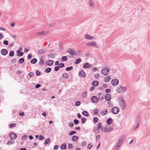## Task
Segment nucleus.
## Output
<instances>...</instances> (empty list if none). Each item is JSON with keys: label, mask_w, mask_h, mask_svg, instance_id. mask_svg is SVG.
Here are the masks:
<instances>
[{"label": "nucleus", "mask_w": 150, "mask_h": 150, "mask_svg": "<svg viewBox=\"0 0 150 150\" xmlns=\"http://www.w3.org/2000/svg\"><path fill=\"white\" fill-rule=\"evenodd\" d=\"M113 130V128L111 127H101V130L103 132H109Z\"/></svg>", "instance_id": "obj_1"}, {"label": "nucleus", "mask_w": 150, "mask_h": 150, "mask_svg": "<svg viewBox=\"0 0 150 150\" xmlns=\"http://www.w3.org/2000/svg\"><path fill=\"white\" fill-rule=\"evenodd\" d=\"M126 88L122 87L121 86H119L117 88V93H122L125 91Z\"/></svg>", "instance_id": "obj_2"}, {"label": "nucleus", "mask_w": 150, "mask_h": 150, "mask_svg": "<svg viewBox=\"0 0 150 150\" xmlns=\"http://www.w3.org/2000/svg\"><path fill=\"white\" fill-rule=\"evenodd\" d=\"M110 69V68L108 67L102 69L101 70L102 74L104 75H108L109 71Z\"/></svg>", "instance_id": "obj_3"}, {"label": "nucleus", "mask_w": 150, "mask_h": 150, "mask_svg": "<svg viewBox=\"0 0 150 150\" xmlns=\"http://www.w3.org/2000/svg\"><path fill=\"white\" fill-rule=\"evenodd\" d=\"M120 107L122 109H124L126 107V103L124 100L122 98H121V100L120 102Z\"/></svg>", "instance_id": "obj_4"}, {"label": "nucleus", "mask_w": 150, "mask_h": 150, "mask_svg": "<svg viewBox=\"0 0 150 150\" xmlns=\"http://www.w3.org/2000/svg\"><path fill=\"white\" fill-rule=\"evenodd\" d=\"M111 110L112 113L115 114H117L119 111V109L116 107H113L111 109Z\"/></svg>", "instance_id": "obj_5"}, {"label": "nucleus", "mask_w": 150, "mask_h": 150, "mask_svg": "<svg viewBox=\"0 0 150 150\" xmlns=\"http://www.w3.org/2000/svg\"><path fill=\"white\" fill-rule=\"evenodd\" d=\"M91 100L93 103H97L98 101V98L95 96H93L91 97Z\"/></svg>", "instance_id": "obj_6"}, {"label": "nucleus", "mask_w": 150, "mask_h": 150, "mask_svg": "<svg viewBox=\"0 0 150 150\" xmlns=\"http://www.w3.org/2000/svg\"><path fill=\"white\" fill-rule=\"evenodd\" d=\"M9 137L12 140L15 139L16 138L17 135L13 132H11L9 134Z\"/></svg>", "instance_id": "obj_7"}, {"label": "nucleus", "mask_w": 150, "mask_h": 150, "mask_svg": "<svg viewBox=\"0 0 150 150\" xmlns=\"http://www.w3.org/2000/svg\"><path fill=\"white\" fill-rule=\"evenodd\" d=\"M119 81L117 79H115L111 81V83L113 86H116L119 83Z\"/></svg>", "instance_id": "obj_8"}, {"label": "nucleus", "mask_w": 150, "mask_h": 150, "mask_svg": "<svg viewBox=\"0 0 150 150\" xmlns=\"http://www.w3.org/2000/svg\"><path fill=\"white\" fill-rule=\"evenodd\" d=\"M67 52L72 55H75L76 52L75 50L73 49H69Z\"/></svg>", "instance_id": "obj_9"}, {"label": "nucleus", "mask_w": 150, "mask_h": 150, "mask_svg": "<svg viewBox=\"0 0 150 150\" xmlns=\"http://www.w3.org/2000/svg\"><path fill=\"white\" fill-rule=\"evenodd\" d=\"M111 98V95L110 93H108L105 94V98L106 100L107 101H110Z\"/></svg>", "instance_id": "obj_10"}, {"label": "nucleus", "mask_w": 150, "mask_h": 150, "mask_svg": "<svg viewBox=\"0 0 150 150\" xmlns=\"http://www.w3.org/2000/svg\"><path fill=\"white\" fill-rule=\"evenodd\" d=\"M79 76H80L85 77L86 76V74L83 70H81L79 73Z\"/></svg>", "instance_id": "obj_11"}, {"label": "nucleus", "mask_w": 150, "mask_h": 150, "mask_svg": "<svg viewBox=\"0 0 150 150\" xmlns=\"http://www.w3.org/2000/svg\"><path fill=\"white\" fill-rule=\"evenodd\" d=\"M1 54L4 56L6 55L8 53L7 50L5 49H1Z\"/></svg>", "instance_id": "obj_12"}, {"label": "nucleus", "mask_w": 150, "mask_h": 150, "mask_svg": "<svg viewBox=\"0 0 150 150\" xmlns=\"http://www.w3.org/2000/svg\"><path fill=\"white\" fill-rule=\"evenodd\" d=\"M86 45L88 46H90L92 45V46L95 47H97V44H96V42L93 41L91 42H90L87 43L86 44Z\"/></svg>", "instance_id": "obj_13"}, {"label": "nucleus", "mask_w": 150, "mask_h": 150, "mask_svg": "<svg viewBox=\"0 0 150 150\" xmlns=\"http://www.w3.org/2000/svg\"><path fill=\"white\" fill-rule=\"evenodd\" d=\"M48 32L43 31L41 32H38L36 33V35H37L39 36L42 35H45L48 33Z\"/></svg>", "instance_id": "obj_14"}, {"label": "nucleus", "mask_w": 150, "mask_h": 150, "mask_svg": "<svg viewBox=\"0 0 150 150\" xmlns=\"http://www.w3.org/2000/svg\"><path fill=\"white\" fill-rule=\"evenodd\" d=\"M54 63L51 60H47L46 62V64L47 65H48V66H51Z\"/></svg>", "instance_id": "obj_15"}, {"label": "nucleus", "mask_w": 150, "mask_h": 150, "mask_svg": "<svg viewBox=\"0 0 150 150\" xmlns=\"http://www.w3.org/2000/svg\"><path fill=\"white\" fill-rule=\"evenodd\" d=\"M91 67V65L88 63H85L83 66V67L84 69H86L87 68H89Z\"/></svg>", "instance_id": "obj_16"}, {"label": "nucleus", "mask_w": 150, "mask_h": 150, "mask_svg": "<svg viewBox=\"0 0 150 150\" xmlns=\"http://www.w3.org/2000/svg\"><path fill=\"white\" fill-rule=\"evenodd\" d=\"M62 77L63 78H64L65 79H67L68 78L69 75L67 73H65L62 74Z\"/></svg>", "instance_id": "obj_17"}, {"label": "nucleus", "mask_w": 150, "mask_h": 150, "mask_svg": "<svg viewBox=\"0 0 150 150\" xmlns=\"http://www.w3.org/2000/svg\"><path fill=\"white\" fill-rule=\"evenodd\" d=\"M85 37L86 39L89 40H92L94 38L93 37L90 36L88 34H86L85 35Z\"/></svg>", "instance_id": "obj_18"}, {"label": "nucleus", "mask_w": 150, "mask_h": 150, "mask_svg": "<svg viewBox=\"0 0 150 150\" xmlns=\"http://www.w3.org/2000/svg\"><path fill=\"white\" fill-rule=\"evenodd\" d=\"M61 149H66L67 148V146L65 143H63L61 144L60 146Z\"/></svg>", "instance_id": "obj_19"}, {"label": "nucleus", "mask_w": 150, "mask_h": 150, "mask_svg": "<svg viewBox=\"0 0 150 150\" xmlns=\"http://www.w3.org/2000/svg\"><path fill=\"white\" fill-rule=\"evenodd\" d=\"M78 139L79 138L76 135H74L72 137V139L73 141L75 142H76L77 141Z\"/></svg>", "instance_id": "obj_20"}, {"label": "nucleus", "mask_w": 150, "mask_h": 150, "mask_svg": "<svg viewBox=\"0 0 150 150\" xmlns=\"http://www.w3.org/2000/svg\"><path fill=\"white\" fill-rule=\"evenodd\" d=\"M107 123L108 125H110L112 123V120L111 118H109L107 120Z\"/></svg>", "instance_id": "obj_21"}, {"label": "nucleus", "mask_w": 150, "mask_h": 150, "mask_svg": "<svg viewBox=\"0 0 150 150\" xmlns=\"http://www.w3.org/2000/svg\"><path fill=\"white\" fill-rule=\"evenodd\" d=\"M50 140L49 138H47L45 139L44 144V145H46L50 144Z\"/></svg>", "instance_id": "obj_22"}, {"label": "nucleus", "mask_w": 150, "mask_h": 150, "mask_svg": "<svg viewBox=\"0 0 150 150\" xmlns=\"http://www.w3.org/2000/svg\"><path fill=\"white\" fill-rule=\"evenodd\" d=\"M125 135L123 134L120 137L119 142L122 143L125 138Z\"/></svg>", "instance_id": "obj_23"}, {"label": "nucleus", "mask_w": 150, "mask_h": 150, "mask_svg": "<svg viewBox=\"0 0 150 150\" xmlns=\"http://www.w3.org/2000/svg\"><path fill=\"white\" fill-rule=\"evenodd\" d=\"M56 55H57V54L56 53H51L48 55V57L50 58H54L55 56Z\"/></svg>", "instance_id": "obj_24"}, {"label": "nucleus", "mask_w": 150, "mask_h": 150, "mask_svg": "<svg viewBox=\"0 0 150 150\" xmlns=\"http://www.w3.org/2000/svg\"><path fill=\"white\" fill-rule=\"evenodd\" d=\"M99 83L98 81H93L92 82V84L94 87L97 86L98 84Z\"/></svg>", "instance_id": "obj_25"}, {"label": "nucleus", "mask_w": 150, "mask_h": 150, "mask_svg": "<svg viewBox=\"0 0 150 150\" xmlns=\"http://www.w3.org/2000/svg\"><path fill=\"white\" fill-rule=\"evenodd\" d=\"M82 114L84 116L88 117L89 115L88 112L86 111H83L82 112Z\"/></svg>", "instance_id": "obj_26"}, {"label": "nucleus", "mask_w": 150, "mask_h": 150, "mask_svg": "<svg viewBox=\"0 0 150 150\" xmlns=\"http://www.w3.org/2000/svg\"><path fill=\"white\" fill-rule=\"evenodd\" d=\"M38 61L36 58H34L32 59L30 61V62L32 64H34L36 63Z\"/></svg>", "instance_id": "obj_27"}, {"label": "nucleus", "mask_w": 150, "mask_h": 150, "mask_svg": "<svg viewBox=\"0 0 150 150\" xmlns=\"http://www.w3.org/2000/svg\"><path fill=\"white\" fill-rule=\"evenodd\" d=\"M107 112L108 110L107 109H104L102 110V112L101 114L103 115H105Z\"/></svg>", "instance_id": "obj_28"}, {"label": "nucleus", "mask_w": 150, "mask_h": 150, "mask_svg": "<svg viewBox=\"0 0 150 150\" xmlns=\"http://www.w3.org/2000/svg\"><path fill=\"white\" fill-rule=\"evenodd\" d=\"M46 52V50H43V49H41L38 51V53L40 54H43Z\"/></svg>", "instance_id": "obj_29"}, {"label": "nucleus", "mask_w": 150, "mask_h": 150, "mask_svg": "<svg viewBox=\"0 0 150 150\" xmlns=\"http://www.w3.org/2000/svg\"><path fill=\"white\" fill-rule=\"evenodd\" d=\"M61 59L63 62L66 61L68 60L67 56H63L62 58Z\"/></svg>", "instance_id": "obj_30"}, {"label": "nucleus", "mask_w": 150, "mask_h": 150, "mask_svg": "<svg viewBox=\"0 0 150 150\" xmlns=\"http://www.w3.org/2000/svg\"><path fill=\"white\" fill-rule=\"evenodd\" d=\"M15 143V142L13 141L9 140L7 142V144L8 145H10V144H14Z\"/></svg>", "instance_id": "obj_31"}, {"label": "nucleus", "mask_w": 150, "mask_h": 150, "mask_svg": "<svg viewBox=\"0 0 150 150\" xmlns=\"http://www.w3.org/2000/svg\"><path fill=\"white\" fill-rule=\"evenodd\" d=\"M51 68L50 67H48L45 69V72L47 73H49L51 72Z\"/></svg>", "instance_id": "obj_32"}, {"label": "nucleus", "mask_w": 150, "mask_h": 150, "mask_svg": "<svg viewBox=\"0 0 150 150\" xmlns=\"http://www.w3.org/2000/svg\"><path fill=\"white\" fill-rule=\"evenodd\" d=\"M24 59L23 58H21L18 61V63L20 64L23 63L24 62Z\"/></svg>", "instance_id": "obj_33"}, {"label": "nucleus", "mask_w": 150, "mask_h": 150, "mask_svg": "<svg viewBox=\"0 0 150 150\" xmlns=\"http://www.w3.org/2000/svg\"><path fill=\"white\" fill-rule=\"evenodd\" d=\"M81 104V102L80 101H77L75 102V106H78Z\"/></svg>", "instance_id": "obj_34"}, {"label": "nucleus", "mask_w": 150, "mask_h": 150, "mask_svg": "<svg viewBox=\"0 0 150 150\" xmlns=\"http://www.w3.org/2000/svg\"><path fill=\"white\" fill-rule=\"evenodd\" d=\"M99 97L100 99L102 100L103 99V94L99 93L98 94Z\"/></svg>", "instance_id": "obj_35"}, {"label": "nucleus", "mask_w": 150, "mask_h": 150, "mask_svg": "<svg viewBox=\"0 0 150 150\" xmlns=\"http://www.w3.org/2000/svg\"><path fill=\"white\" fill-rule=\"evenodd\" d=\"M122 143H121V142H119L118 143L115 148V150L117 149L120 147V146L122 144Z\"/></svg>", "instance_id": "obj_36"}, {"label": "nucleus", "mask_w": 150, "mask_h": 150, "mask_svg": "<svg viewBox=\"0 0 150 150\" xmlns=\"http://www.w3.org/2000/svg\"><path fill=\"white\" fill-rule=\"evenodd\" d=\"M98 120L99 119L97 117H94L93 118V122L94 123H97L98 121Z\"/></svg>", "instance_id": "obj_37"}, {"label": "nucleus", "mask_w": 150, "mask_h": 150, "mask_svg": "<svg viewBox=\"0 0 150 150\" xmlns=\"http://www.w3.org/2000/svg\"><path fill=\"white\" fill-rule=\"evenodd\" d=\"M111 78L110 76L107 77L106 78H105V81L106 82H108L110 80Z\"/></svg>", "instance_id": "obj_38"}, {"label": "nucleus", "mask_w": 150, "mask_h": 150, "mask_svg": "<svg viewBox=\"0 0 150 150\" xmlns=\"http://www.w3.org/2000/svg\"><path fill=\"white\" fill-rule=\"evenodd\" d=\"M93 132L95 134H97L99 132V130L97 128H95L94 129Z\"/></svg>", "instance_id": "obj_39"}, {"label": "nucleus", "mask_w": 150, "mask_h": 150, "mask_svg": "<svg viewBox=\"0 0 150 150\" xmlns=\"http://www.w3.org/2000/svg\"><path fill=\"white\" fill-rule=\"evenodd\" d=\"M86 119L84 117H82L81 119V123L82 124H83L85 123L86 121Z\"/></svg>", "instance_id": "obj_40"}, {"label": "nucleus", "mask_w": 150, "mask_h": 150, "mask_svg": "<svg viewBox=\"0 0 150 150\" xmlns=\"http://www.w3.org/2000/svg\"><path fill=\"white\" fill-rule=\"evenodd\" d=\"M102 125V122H99L98 124V126L97 127V128L99 129L101 128Z\"/></svg>", "instance_id": "obj_41"}, {"label": "nucleus", "mask_w": 150, "mask_h": 150, "mask_svg": "<svg viewBox=\"0 0 150 150\" xmlns=\"http://www.w3.org/2000/svg\"><path fill=\"white\" fill-rule=\"evenodd\" d=\"M81 61V59H78L75 60V64H78L80 63Z\"/></svg>", "instance_id": "obj_42"}, {"label": "nucleus", "mask_w": 150, "mask_h": 150, "mask_svg": "<svg viewBox=\"0 0 150 150\" xmlns=\"http://www.w3.org/2000/svg\"><path fill=\"white\" fill-rule=\"evenodd\" d=\"M14 52L13 51H11L9 53V56L10 57H13L14 55Z\"/></svg>", "instance_id": "obj_43"}, {"label": "nucleus", "mask_w": 150, "mask_h": 150, "mask_svg": "<svg viewBox=\"0 0 150 150\" xmlns=\"http://www.w3.org/2000/svg\"><path fill=\"white\" fill-rule=\"evenodd\" d=\"M108 107H112L113 106L112 103L111 101H110V102H108Z\"/></svg>", "instance_id": "obj_44"}, {"label": "nucleus", "mask_w": 150, "mask_h": 150, "mask_svg": "<svg viewBox=\"0 0 150 150\" xmlns=\"http://www.w3.org/2000/svg\"><path fill=\"white\" fill-rule=\"evenodd\" d=\"M73 68L72 66H71L69 67H67L66 68V70L67 71H69L71 70Z\"/></svg>", "instance_id": "obj_45"}, {"label": "nucleus", "mask_w": 150, "mask_h": 150, "mask_svg": "<svg viewBox=\"0 0 150 150\" xmlns=\"http://www.w3.org/2000/svg\"><path fill=\"white\" fill-rule=\"evenodd\" d=\"M76 132L75 131H71L69 133V134L70 135H72L74 134H76Z\"/></svg>", "instance_id": "obj_46"}, {"label": "nucleus", "mask_w": 150, "mask_h": 150, "mask_svg": "<svg viewBox=\"0 0 150 150\" xmlns=\"http://www.w3.org/2000/svg\"><path fill=\"white\" fill-rule=\"evenodd\" d=\"M74 122L75 125H77L79 123V121L77 119H75L74 120Z\"/></svg>", "instance_id": "obj_47"}, {"label": "nucleus", "mask_w": 150, "mask_h": 150, "mask_svg": "<svg viewBox=\"0 0 150 150\" xmlns=\"http://www.w3.org/2000/svg\"><path fill=\"white\" fill-rule=\"evenodd\" d=\"M59 45L60 50H62L64 49V48L62 44L61 43H60L59 44Z\"/></svg>", "instance_id": "obj_48"}, {"label": "nucleus", "mask_w": 150, "mask_h": 150, "mask_svg": "<svg viewBox=\"0 0 150 150\" xmlns=\"http://www.w3.org/2000/svg\"><path fill=\"white\" fill-rule=\"evenodd\" d=\"M28 75L31 78L33 77L34 75V73L33 72H31L29 73Z\"/></svg>", "instance_id": "obj_49"}, {"label": "nucleus", "mask_w": 150, "mask_h": 150, "mask_svg": "<svg viewBox=\"0 0 150 150\" xmlns=\"http://www.w3.org/2000/svg\"><path fill=\"white\" fill-rule=\"evenodd\" d=\"M60 67H59L56 66L54 68V70L56 71H57L60 69Z\"/></svg>", "instance_id": "obj_50"}, {"label": "nucleus", "mask_w": 150, "mask_h": 150, "mask_svg": "<svg viewBox=\"0 0 150 150\" xmlns=\"http://www.w3.org/2000/svg\"><path fill=\"white\" fill-rule=\"evenodd\" d=\"M87 92L86 91H85L83 93L82 96L83 97L86 98L87 96Z\"/></svg>", "instance_id": "obj_51"}, {"label": "nucleus", "mask_w": 150, "mask_h": 150, "mask_svg": "<svg viewBox=\"0 0 150 150\" xmlns=\"http://www.w3.org/2000/svg\"><path fill=\"white\" fill-rule=\"evenodd\" d=\"M68 147L69 149H71L73 147V145L71 143H69L68 145Z\"/></svg>", "instance_id": "obj_52"}, {"label": "nucleus", "mask_w": 150, "mask_h": 150, "mask_svg": "<svg viewBox=\"0 0 150 150\" xmlns=\"http://www.w3.org/2000/svg\"><path fill=\"white\" fill-rule=\"evenodd\" d=\"M44 64V61L42 59H40V61L39 62V64L40 65H42Z\"/></svg>", "instance_id": "obj_53"}, {"label": "nucleus", "mask_w": 150, "mask_h": 150, "mask_svg": "<svg viewBox=\"0 0 150 150\" xmlns=\"http://www.w3.org/2000/svg\"><path fill=\"white\" fill-rule=\"evenodd\" d=\"M89 3L91 6L93 7V2L92 0H89Z\"/></svg>", "instance_id": "obj_54"}, {"label": "nucleus", "mask_w": 150, "mask_h": 150, "mask_svg": "<svg viewBox=\"0 0 150 150\" xmlns=\"http://www.w3.org/2000/svg\"><path fill=\"white\" fill-rule=\"evenodd\" d=\"M93 111H94L93 113L94 114H98L99 111L98 109H96L95 110H94Z\"/></svg>", "instance_id": "obj_55"}, {"label": "nucleus", "mask_w": 150, "mask_h": 150, "mask_svg": "<svg viewBox=\"0 0 150 150\" xmlns=\"http://www.w3.org/2000/svg\"><path fill=\"white\" fill-rule=\"evenodd\" d=\"M28 136L24 135L22 137V139H26L28 138Z\"/></svg>", "instance_id": "obj_56"}, {"label": "nucleus", "mask_w": 150, "mask_h": 150, "mask_svg": "<svg viewBox=\"0 0 150 150\" xmlns=\"http://www.w3.org/2000/svg\"><path fill=\"white\" fill-rule=\"evenodd\" d=\"M140 118L139 117H138L137 120V124H140Z\"/></svg>", "instance_id": "obj_57"}, {"label": "nucleus", "mask_w": 150, "mask_h": 150, "mask_svg": "<svg viewBox=\"0 0 150 150\" xmlns=\"http://www.w3.org/2000/svg\"><path fill=\"white\" fill-rule=\"evenodd\" d=\"M16 125V124L13 123V124H11L9 125V127L10 128H12L13 127L15 126Z\"/></svg>", "instance_id": "obj_58"}, {"label": "nucleus", "mask_w": 150, "mask_h": 150, "mask_svg": "<svg viewBox=\"0 0 150 150\" xmlns=\"http://www.w3.org/2000/svg\"><path fill=\"white\" fill-rule=\"evenodd\" d=\"M44 139V137L42 135H39V139L40 140H42Z\"/></svg>", "instance_id": "obj_59"}, {"label": "nucleus", "mask_w": 150, "mask_h": 150, "mask_svg": "<svg viewBox=\"0 0 150 150\" xmlns=\"http://www.w3.org/2000/svg\"><path fill=\"white\" fill-rule=\"evenodd\" d=\"M41 72L38 71V70H37L36 72V74L37 75L39 76L41 74Z\"/></svg>", "instance_id": "obj_60"}, {"label": "nucleus", "mask_w": 150, "mask_h": 150, "mask_svg": "<svg viewBox=\"0 0 150 150\" xmlns=\"http://www.w3.org/2000/svg\"><path fill=\"white\" fill-rule=\"evenodd\" d=\"M100 74L98 73H96L94 75V77L97 79L99 77Z\"/></svg>", "instance_id": "obj_61"}, {"label": "nucleus", "mask_w": 150, "mask_h": 150, "mask_svg": "<svg viewBox=\"0 0 150 150\" xmlns=\"http://www.w3.org/2000/svg\"><path fill=\"white\" fill-rule=\"evenodd\" d=\"M3 44L5 45H8V41L5 40L3 42Z\"/></svg>", "instance_id": "obj_62"}, {"label": "nucleus", "mask_w": 150, "mask_h": 150, "mask_svg": "<svg viewBox=\"0 0 150 150\" xmlns=\"http://www.w3.org/2000/svg\"><path fill=\"white\" fill-rule=\"evenodd\" d=\"M16 59L15 58L11 60V62L12 63H16Z\"/></svg>", "instance_id": "obj_63"}, {"label": "nucleus", "mask_w": 150, "mask_h": 150, "mask_svg": "<svg viewBox=\"0 0 150 150\" xmlns=\"http://www.w3.org/2000/svg\"><path fill=\"white\" fill-rule=\"evenodd\" d=\"M23 52H21L19 54H17V55L20 57H21L23 55Z\"/></svg>", "instance_id": "obj_64"}]
</instances>
